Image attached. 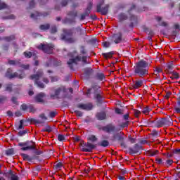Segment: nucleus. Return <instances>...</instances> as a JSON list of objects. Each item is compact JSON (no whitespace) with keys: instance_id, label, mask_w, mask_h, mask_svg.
<instances>
[{"instance_id":"obj_1","label":"nucleus","mask_w":180,"mask_h":180,"mask_svg":"<svg viewBox=\"0 0 180 180\" xmlns=\"http://www.w3.org/2000/svg\"><path fill=\"white\" fill-rule=\"evenodd\" d=\"M147 123L148 126H150V127H157L158 129H160V127H163V126H172V119L171 117H166L153 120H148Z\"/></svg>"},{"instance_id":"obj_2","label":"nucleus","mask_w":180,"mask_h":180,"mask_svg":"<svg viewBox=\"0 0 180 180\" xmlns=\"http://www.w3.org/2000/svg\"><path fill=\"white\" fill-rule=\"evenodd\" d=\"M44 75V73L43 72V70H39L35 74L30 76V79L34 81V84L37 85L38 88L44 89L46 86L44 84H43V82L45 84H49V82H50L49 79L43 77ZM41 79L43 81V82L40 81Z\"/></svg>"},{"instance_id":"obj_3","label":"nucleus","mask_w":180,"mask_h":180,"mask_svg":"<svg viewBox=\"0 0 180 180\" xmlns=\"http://www.w3.org/2000/svg\"><path fill=\"white\" fill-rule=\"evenodd\" d=\"M148 63L144 60H141L136 63V74L141 78H144L146 75H148Z\"/></svg>"},{"instance_id":"obj_4","label":"nucleus","mask_w":180,"mask_h":180,"mask_svg":"<svg viewBox=\"0 0 180 180\" xmlns=\"http://www.w3.org/2000/svg\"><path fill=\"white\" fill-rule=\"evenodd\" d=\"M74 36V30H64L63 34L60 35L61 40L66 41V43H75L77 39Z\"/></svg>"},{"instance_id":"obj_5","label":"nucleus","mask_w":180,"mask_h":180,"mask_svg":"<svg viewBox=\"0 0 180 180\" xmlns=\"http://www.w3.org/2000/svg\"><path fill=\"white\" fill-rule=\"evenodd\" d=\"M87 58L88 56H83L82 57L80 56H77L74 58H70L69 61L67 62V64L69 65L70 70H74V66L72 65V64L77 65L78 64V63H79V61H82V63L84 64H89V62H88Z\"/></svg>"},{"instance_id":"obj_6","label":"nucleus","mask_w":180,"mask_h":180,"mask_svg":"<svg viewBox=\"0 0 180 180\" xmlns=\"http://www.w3.org/2000/svg\"><path fill=\"white\" fill-rule=\"evenodd\" d=\"M13 72V70H12L11 68L7 69L5 77H6V78H8L9 79H13V78H18L19 79H23V78L26 77V75L25 74V72H23V70H18V72L20 73L17 72L12 73Z\"/></svg>"},{"instance_id":"obj_7","label":"nucleus","mask_w":180,"mask_h":180,"mask_svg":"<svg viewBox=\"0 0 180 180\" xmlns=\"http://www.w3.org/2000/svg\"><path fill=\"white\" fill-rule=\"evenodd\" d=\"M79 146L81 147V151L83 153H92L96 148V145L91 142H85L84 141H82Z\"/></svg>"},{"instance_id":"obj_8","label":"nucleus","mask_w":180,"mask_h":180,"mask_svg":"<svg viewBox=\"0 0 180 180\" xmlns=\"http://www.w3.org/2000/svg\"><path fill=\"white\" fill-rule=\"evenodd\" d=\"M19 147L21 148V151H28L29 150H36V143L33 141H26L25 142H20L18 143Z\"/></svg>"},{"instance_id":"obj_9","label":"nucleus","mask_w":180,"mask_h":180,"mask_svg":"<svg viewBox=\"0 0 180 180\" xmlns=\"http://www.w3.org/2000/svg\"><path fill=\"white\" fill-rule=\"evenodd\" d=\"M137 108L139 110H136V118L139 117V115H141V112H143V115H148L151 110V108L150 107H146L143 108V105L139 104L136 105Z\"/></svg>"},{"instance_id":"obj_10","label":"nucleus","mask_w":180,"mask_h":180,"mask_svg":"<svg viewBox=\"0 0 180 180\" xmlns=\"http://www.w3.org/2000/svg\"><path fill=\"white\" fill-rule=\"evenodd\" d=\"M39 117L41 120L35 118H30L28 119V122H31V123H36L37 124H43L44 123H46V120H47L46 114L41 113L39 115Z\"/></svg>"},{"instance_id":"obj_11","label":"nucleus","mask_w":180,"mask_h":180,"mask_svg":"<svg viewBox=\"0 0 180 180\" xmlns=\"http://www.w3.org/2000/svg\"><path fill=\"white\" fill-rule=\"evenodd\" d=\"M76 106L78 109L86 110V112H89L94 109V104L92 103H79Z\"/></svg>"},{"instance_id":"obj_12","label":"nucleus","mask_w":180,"mask_h":180,"mask_svg":"<svg viewBox=\"0 0 180 180\" xmlns=\"http://www.w3.org/2000/svg\"><path fill=\"white\" fill-rule=\"evenodd\" d=\"M148 144L147 140L146 139H139V143L136 144V155H140L141 154V151L143 150V145Z\"/></svg>"},{"instance_id":"obj_13","label":"nucleus","mask_w":180,"mask_h":180,"mask_svg":"<svg viewBox=\"0 0 180 180\" xmlns=\"http://www.w3.org/2000/svg\"><path fill=\"white\" fill-rule=\"evenodd\" d=\"M103 0H100V3L97 5V12H101L103 15H106V13H108L109 6L106 5L105 7L101 8V6L103 5Z\"/></svg>"},{"instance_id":"obj_14","label":"nucleus","mask_w":180,"mask_h":180,"mask_svg":"<svg viewBox=\"0 0 180 180\" xmlns=\"http://www.w3.org/2000/svg\"><path fill=\"white\" fill-rule=\"evenodd\" d=\"M37 49L39 50H41L44 51V53H46V54H51L53 53V49H54V46H38Z\"/></svg>"},{"instance_id":"obj_15","label":"nucleus","mask_w":180,"mask_h":180,"mask_svg":"<svg viewBox=\"0 0 180 180\" xmlns=\"http://www.w3.org/2000/svg\"><path fill=\"white\" fill-rule=\"evenodd\" d=\"M116 130V127L112 124H108L103 127V131L105 133H113Z\"/></svg>"},{"instance_id":"obj_16","label":"nucleus","mask_w":180,"mask_h":180,"mask_svg":"<svg viewBox=\"0 0 180 180\" xmlns=\"http://www.w3.org/2000/svg\"><path fill=\"white\" fill-rule=\"evenodd\" d=\"M45 96L46 94L43 92H41L34 97V99L38 103H44V99H43V98Z\"/></svg>"},{"instance_id":"obj_17","label":"nucleus","mask_w":180,"mask_h":180,"mask_svg":"<svg viewBox=\"0 0 180 180\" xmlns=\"http://www.w3.org/2000/svg\"><path fill=\"white\" fill-rule=\"evenodd\" d=\"M86 77L89 78L94 74V69L92 68H84L82 69Z\"/></svg>"},{"instance_id":"obj_18","label":"nucleus","mask_w":180,"mask_h":180,"mask_svg":"<svg viewBox=\"0 0 180 180\" xmlns=\"http://www.w3.org/2000/svg\"><path fill=\"white\" fill-rule=\"evenodd\" d=\"M61 92H65V88L59 87L58 89H56L54 91V94H51V98H54L56 96L58 97L60 96V94H61Z\"/></svg>"},{"instance_id":"obj_19","label":"nucleus","mask_w":180,"mask_h":180,"mask_svg":"<svg viewBox=\"0 0 180 180\" xmlns=\"http://www.w3.org/2000/svg\"><path fill=\"white\" fill-rule=\"evenodd\" d=\"M128 13L129 15V18L131 20H134L135 16L134 13H136V6L133 5L131 8L129 10Z\"/></svg>"},{"instance_id":"obj_20","label":"nucleus","mask_w":180,"mask_h":180,"mask_svg":"<svg viewBox=\"0 0 180 180\" xmlns=\"http://www.w3.org/2000/svg\"><path fill=\"white\" fill-rule=\"evenodd\" d=\"M96 117L98 120H106V117H107L106 112L103 111L97 112L96 115Z\"/></svg>"},{"instance_id":"obj_21","label":"nucleus","mask_w":180,"mask_h":180,"mask_svg":"<svg viewBox=\"0 0 180 180\" xmlns=\"http://www.w3.org/2000/svg\"><path fill=\"white\" fill-rule=\"evenodd\" d=\"M112 39L114 40L115 44L120 43V41H122V33L119 32L118 34H114Z\"/></svg>"},{"instance_id":"obj_22","label":"nucleus","mask_w":180,"mask_h":180,"mask_svg":"<svg viewBox=\"0 0 180 180\" xmlns=\"http://www.w3.org/2000/svg\"><path fill=\"white\" fill-rule=\"evenodd\" d=\"M117 141H123V140H124V138L119 134H115L112 136V141H117Z\"/></svg>"},{"instance_id":"obj_23","label":"nucleus","mask_w":180,"mask_h":180,"mask_svg":"<svg viewBox=\"0 0 180 180\" xmlns=\"http://www.w3.org/2000/svg\"><path fill=\"white\" fill-rule=\"evenodd\" d=\"M116 51H112L108 53H103L102 56L105 58V60H108V58H112L113 55L115 54Z\"/></svg>"},{"instance_id":"obj_24","label":"nucleus","mask_w":180,"mask_h":180,"mask_svg":"<svg viewBox=\"0 0 180 180\" xmlns=\"http://www.w3.org/2000/svg\"><path fill=\"white\" fill-rule=\"evenodd\" d=\"M109 141L108 140H102L101 141L98 142L97 143V146H98V147H109Z\"/></svg>"},{"instance_id":"obj_25","label":"nucleus","mask_w":180,"mask_h":180,"mask_svg":"<svg viewBox=\"0 0 180 180\" xmlns=\"http://www.w3.org/2000/svg\"><path fill=\"white\" fill-rule=\"evenodd\" d=\"M104 78H105V74L103 73H97L94 76V79H97V81H103Z\"/></svg>"},{"instance_id":"obj_26","label":"nucleus","mask_w":180,"mask_h":180,"mask_svg":"<svg viewBox=\"0 0 180 180\" xmlns=\"http://www.w3.org/2000/svg\"><path fill=\"white\" fill-rule=\"evenodd\" d=\"M21 157H22V159L24 161H29V162H32V159L30 158V155L26 153H22Z\"/></svg>"},{"instance_id":"obj_27","label":"nucleus","mask_w":180,"mask_h":180,"mask_svg":"<svg viewBox=\"0 0 180 180\" xmlns=\"http://www.w3.org/2000/svg\"><path fill=\"white\" fill-rule=\"evenodd\" d=\"M128 153L131 155H134V154H136V144H134L133 147H129L128 148Z\"/></svg>"},{"instance_id":"obj_28","label":"nucleus","mask_w":180,"mask_h":180,"mask_svg":"<svg viewBox=\"0 0 180 180\" xmlns=\"http://www.w3.org/2000/svg\"><path fill=\"white\" fill-rule=\"evenodd\" d=\"M87 140L91 143H95L96 141H98V138L95 135H89Z\"/></svg>"},{"instance_id":"obj_29","label":"nucleus","mask_w":180,"mask_h":180,"mask_svg":"<svg viewBox=\"0 0 180 180\" xmlns=\"http://www.w3.org/2000/svg\"><path fill=\"white\" fill-rule=\"evenodd\" d=\"M41 131L44 132L46 131L47 133H51L53 131V128L50 127V125H46L44 128H43Z\"/></svg>"},{"instance_id":"obj_30","label":"nucleus","mask_w":180,"mask_h":180,"mask_svg":"<svg viewBox=\"0 0 180 180\" xmlns=\"http://www.w3.org/2000/svg\"><path fill=\"white\" fill-rule=\"evenodd\" d=\"M9 65H19L20 64V60H9Z\"/></svg>"},{"instance_id":"obj_31","label":"nucleus","mask_w":180,"mask_h":180,"mask_svg":"<svg viewBox=\"0 0 180 180\" xmlns=\"http://www.w3.org/2000/svg\"><path fill=\"white\" fill-rule=\"evenodd\" d=\"M171 74L172 75V76L170 77L172 79H178L179 78V73L173 71L171 72Z\"/></svg>"},{"instance_id":"obj_32","label":"nucleus","mask_w":180,"mask_h":180,"mask_svg":"<svg viewBox=\"0 0 180 180\" xmlns=\"http://www.w3.org/2000/svg\"><path fill=\"white\" fill-rule=\"evenodd\" d=\"M3 40L5 41H12V40H15V37L14 35H11L10 37H5L3 38Z\"/></svg>"},{"instance_id":"obj_33","label":"nucleus","mask_w":180,"mask_h":180,"mask_svg":"<svg viewBox=\"0 0 180 180\" xmlns=\"http://www.w3.org/2000/svg\"><path fill=\"white\" fill-rule=\"evenodd\" d=\"M118 19L122 22V20H126L127 19V15L123 13H121L118 15Z\"/></svg>"},{"instance_id":"obj_34","label":"nucleus","mask_w":180,"mask_h":180,"mask_svg":"<svg viewBox=\"0 0 180 180\" xmlns=\"http://www.w3.org/2000/svg\"><path fill=\"white\" fill-rule=\"evenodd\" d=\"M6 101H8V97H6L5 96H0V105H4V103H5V102H6Z\"/></svg>"},{"instance_id":"obj_35","label":"nucleus","mask_w":180,"mask_h":180,"mask_svg":"<svg viewBox=\"0 0 180 180\" xmlns=\"http://www.w3.org/2000/svg\"><path fill=\"white\" fill-rule=\"evenodd\" d=\"M39 28L41 30H49V29H50V25L49 24L41 25H40Z\"/></svg>"},{"instance_id":"obj_36","label":"nucleus","mask_w":180,"mask_h":180,"mask_svg":"<svg viewBox=\"0 0 180 180\" xmlns=\"http://www.w3.org/2000/svg\"><path fill=\"white\" fill-rule=\"evenodd\" d=\"M176 113H180V101H177V105L174 106Z\"/></svg>"},{"instance_id":"obj_37","label":"nucleus","mask_w":180,"mask_h":180,"mask_svg":"<svg viewBox=\"0 0 180 180\" xmlns=\"http://www.w3.org/2000/svg\"><path fill=\"white\" fill-rule=\"evenodd\" d=\"M143 80H136V89L137 88H140L141 86H143Z\"/></svg>"},{"instance_id":"obj_38","label":"nucleus","mask_w":180,"mask_h":180,"mask_svg":"<svg viewBox=\"0 0 180 180\" xmlns=\"http://www.w3.org/2000/svg\"><path fill=\"white\" fill-rule=\"evenodd\" d=\"M24 56H25V58H32L33 53H32V52H30V51H25Z\"/></svg>"},{"instance_id":"obj_39","label":"nucleus","mask_w":180,"mask_h":180,"mask_svg":"<svg viewBox=\"0 0 180 180\" xmlns=\"http://www.w3.org/2000/svg\"><path fill=\"white\" fill-rule=\"evenodd\" d=\"M95 98L97 101V103H102V96H101V94H97Z\"/></svg>"},{"instance_id":"obj_40","label":"nucleus","mask_w":180,"mask_h":180,"mask_svg":"<svg viewBox=\"0 0 180 180\" xmlns=\"http://www.w3.org/2000/svg\"><path fill=\"white\" fill-rule=\"evenodd\" d=\"M12 86H13L12 84H6L5 91L7 92H12Z\"/></svg>"},{"instance_id":"obj_41","label":"nucleus","mask_w":180,"mask_h":180,"mask_svg":"<svg viewBox=\"0 0 180 180\" xmlns=\"http://www.w3.org/2000/svg\"><path fill=\"white\" fill-rule=\"evenodd\" d=\"M148 154L150 157H154L155 155H157V154H158V150H148Z\"/></svg>"},{"instance_id":"obj_42","label":"nucleus","mask_w":180,"mask_h":180,"mask_svg":"<svg viewBox=\"0 0 180 180\" xmlns=\"http://www.w3.org/2000/svg\"><path fill=\"white\" fill-rule=\"evenodd\" d=\"M63 167V163L62 162H58L55 166H54V169L56 171H58V169H61V167Z\"/></svg>"},{"instance_id":"obj_43","label":"nucleus","mask_w":180,"mask_h":180,"mask_svg":"<svg viewBox=\"0 0 180 180\" xmlns=\"http://www.w3.org/2000/svg\"><path fill=\"white\" fill-rule=\"evenodd\" d=\"M28 109L30 110V113H36V111L37 110V109H36L33 105L28 106Z\"/></svg>"},{"instance_id":"obj_44","label":"nucleus","mask_w":180,"mask_h":180,"mask_svg":"<svg viewBox=\"0 0 180 180\" xmlns=\"http://www.w3.org/2000/svg\"><path fill=\"white\" fill-rule=\"evenodd\" d=\"M91 44H93L94 46H98L99 44V41H98L97 39H91L90 40Z\"/></svg>"},{"instance_id":"obj_45","label":"nucleus","mask_w":180,"mask_h":180,"mask_svg":"<svg viewBox=\"0 0 180 180\" xmlns=\"http://www.w3.org/2000/svg\"><path fill=\"white\" fill-rule=\"evenodd\" d=\"M38 16H41V13H40L39 12H35V13L31 14V18L32 19H37Z\"/></svg>"},{"instance_id":"obj_46","label":"nucleus","mask_w":180,"mask_h":180,"mask_svg":"<svg viewBox=\"0 0 180 180\" xmlns=\"http://www.w3.org/2000/svg\"><path fill=\"white\" fill-rule=\"evenodd\" d=\"M68 16H70L72 19H74L77 16V11H70L68 13Z\"/></svg>"},{"instance_id":"obj_47","label":"nucleus","mask_w":180,"mask_h":180,"mask_svg":"<svg viewBox=\"0 0 180 180\" xmlns=\"http://www.w3.org/2000/svg\"><path fill=\"white\" fill-rule=\"evenodd\" d=\"M6 155H13V154H14L13 148L8 149L6 151Z\"/></svg>"},{"instance_id":"obj_48","label":"nucleus","mask_w":180,"mask_h":180,"mask_svg":"<svg viewBox=\"0 0 180 180\" xmlns=\"http://www.w3.org/2000/svg\"><path fill=\"white\" fill-rule=\"evenodd\" d=\"M19 67L20 68H22L23 70H29V68H30V65H23V64H19Z\"/></svg>"},{"instance_id":"obj_49","label":"nucleus","mask_w":180,"mask_h":180,"mask_svg":"<svg viewBox=\"0 0 180 180\" xmlns=\"http://www.w3.org/2000/svg\"><path fill=\"white\" fill-rule=\"evenodd\" d=\"M20 109H21V110H23L25 112V111L27 110V109H29V106H27V105L26 103H23L21 105Z\"/></svg>"},{"instance_id":"obj_50","label":"nucleus","mask_w":180,"mask_h":180,"mask_svg":"<svg viewBox=\"0 0 180 180\" xmlns=\"http://www.w3.org/2000/svg\"><path fill=\"white\" fill-rule=\"evenodd\" d=\"M27 133V129L23 130V131H20L18 132V136L20 137H22V136H25Z\"/></svg>"},{"instance_id":"obj_51","label":"nucleus","mask_w":180,"mask_h":180,"mask_svg":"<svg viewBox=\"0 0 180 180\" xmlns=\"http://www.w3.org/2000/svg\"><path fill=\"white\" fill-rule=\"evenodd\" d=\"M58 141H64V140H65V136L63 134H58Z\"/></svg>"},{"instance_id":"obj_52","label":"nucleus","mask_w":180,"mask_h":180,"mask_svg":"<svg viewBox=\"0 0 180 180\" xmlns=\"http://www.w3.org/2000/svg\"><path fill=\"white\" fill-rule=\"evenodd\" d=\"M49 78L51 79V82H57L58 81L57 76H50Z\"/></svg>"},{"instance_id":"obj_53","label":"nucleus","mask_w":180,"mask_h":180,"mask_svg":"<svg viewBox=\"0 0 180 180\" xmlns=\"http://www.w3.org/2000/svg\"><path fill=\"white\" fill-rule=\"evenodd\" d=\"M11 101H12V103H13L14 105H19V103H18V98H17V97L13 96V97L11 98Z\"/></svg>"},{"instance_id":"obj_54","label":"nucleus","mask_w":180,"mask_h":180,"mask_svg":"<svg viewBox=\"0 0 180 180\" xmlns=\"http://www.w3.org/2000/svg\"><path fill=\"white\" fill-rule=\"evenodd\" d=\"M86 53H88V51H86V49H85V48L84 46H82L81 50H80V54L85 56V54H86Z\"/></svg>"},{"instance_id":"obj_55","label":"nucleus","mask_w":180,"mask_h":180,"mask_svg":"<svg viewBox=\"0 0 180 180\" xmlns=\"http://www.w3.org/2000/svg\"><path fill=\"white\" fill-rule=\"evenodd\" d=\"M57 115V111L55 110V111H51L49 112V117H56V115Z\"/></svg>"},{"instance_id":"obj_56","label":"nucleus","mask_w":180,"mask_h":180,"mask_svg":"<svg viewBox=\"0 0 180 180\" xmlns=\"http://www.w3.org/2000/svg\"><path fill=\"white\" fill-rule=\"evenodd\" d=\"M23 123H24L23 120H21L20 121V124H19L18 127L17 128V130H22V129H23Z\"/></svg>"},{"instance_id":"obj_57","label":"nucleus","mask_w":180,"mask_h":180,"mask_svg":"<svg viewBox=\"0 0 180 180\" xmlns=\"http://www.w3.org/2000/svg\"><path fill=\"white\" fill-rule=\"evenodd\" d=\"M127 126H129V122H122L120 125V127H121L122 129H124V127H127Z\"/></svg>"},{"instance_id":"obj_58","label":"nucleus","mask_w":180,"mask_h":180,"mask_svg":"<svg viewBox=\"0 0 180 180\" xmlns=\"http://www.w3.org/2000/svg\"><path fill=\"white\" fill-rule=\"evenodd\" d=\"M74 112H75V113L77 114V116H79V117H82V115H83L82 112H81L78 110H75Z\"/></svg>"},{"instance_id":"obj_59","label":"nucleus","mask_w":180,"mask_h":180,"mask_svg":"<svg viewBox=\"0 0 180 180\" xmlns=\"http://www.w3.org/2000/svg\"><path fill=\"white\" fill-rule=\"evenodd\" d=\"M34 154H35L36 155H41V154H43V151L41 150H36V148H35V150H34Z\"/></svg>"},{"instance_id":"obj_60","label":"nucleus","mask_w":180,"mask_h":180,"mask_svg":"<svg viewBox=\"0 0 180 180\" xmlns=\"http://www.w3.org/2000/svg\"><path fill=\"white\" fill-rule=\"evenodd\" d=\"M155 161H156L157 164H158L159 165H160L161 164H163L162 159L161 158H156L155 159Z\"/></svg>"},{"instance_id":"obj_61","label":"nucleus","mask_w":180,"mask_h":180,"mask_svg":"<svg viewBox=\"0 0 180 180\" xmlns=\"http://www.w3.org/2000/svg\"><path fill=\"white\" fill-rule=\"evenodd\" d=\"M57 32V27L56 26H52L51 27V33H56Z\"/></svg>"},{"instance_id":"obj_62","label":"nucleus","mask_w":180,"mask_h":180,"mask_svg":"<svg viewBox=\"0 0 180 180\" xmlns=\"http://www.w3.org/2000/svg\"><path fill=\"white\" fill-rule=\"evenodd\" d=\"M11 180H19V176L16 174H12L11 176Z\"/></svg>"},{"instance_id":"obj_63","label":"nucleus","mask_w":180,"mask_h":180,"mask_svg":"<svg viewBox=\"0 0 180 180\" xmlns=\"http://www.w3.org/2000/svg\"><path fill=\"white\" fill-rule=\"evenodd\" d=\"M6 8V4L2 1H0V10L5 9Z\"/></svg>"},{"instance_id":"obj_64","label":"nucleus","mask_w":180,"mask_h":180,"mask_svg":"<svg viewBox=\"0 0 180 180\" xmlns=\"http://www.w3.org/2000/svg\"><path fill=\"white\" fill-rule=\"evenodd\" d=\"M173 154H176V155H180V149L173 150Z\"/></svg>"}]
</instances>
